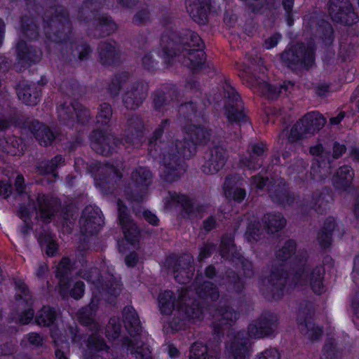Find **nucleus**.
Returning a JSON list of instances; mask_svg holds the SVG:
<instances>
[{"instance_id": "nucleus-1", "label": "nucleus", "mask_w": 359, "mask_h": 359, "mask_svg": "<svg viewBox=\"0 0 359 359\" xmlns=\"http://www.w3.org/2000/svg\"><path fill=\"white\" fill-rule=\"evenodd\" d=\"M165 30L161 34V57L165 67L173 65L176 57L182 54L183 64L193 74L198 73L205 68V45L199 34L189 29L175 31L168 27L172 23V18L168 14H163L160 20Z\"/></svg>"}, {"instance_id": "nucleus-2", "label": "nucleus", "mask_w": 359, "mask_h": 359, "mask_svg": "<svg viewBox=\"0 0 359 359\" xmlns=\"http://www.w3.org/2000/svg\"><path fill=\"white\" fill-rule=\"evenodd\" d=\"M194 293L192 290H182L176 303L172 292L165 290L159 294L158 308L161 313L166 316L173 313V318L170 323L172 330H182L201 320L203 311L198 304L191 300Z\"/></svg>"}, {"instance_id": "nucleus-3", "label": "nucleus", "mask_w": 359, "mask_h": 359, "mask_svg": "<svg viewBox=\"0 0 359 359\" xmlns=\"http://www.w3.org/2000/svg\"><path fill=\"white\" fill-rule=\"evenodd\" d=\"M43 28L46 39L58 44L67 43L72 34V24L67 9L60 4H53L42 15Z\"/></svg>"}, {"instance_id": "nucleus-4", "label": "nucleus", "mask_w": 359, "mask_h": 359, "mask_svg": "<svg viewBox=\"0 0 359 359\" xmlns=\"http://www.w3.org/2000/svg\"><path fill=\"white\" fill-rule=\"evenodd\" d=\"M316 51L317 46L313 39L297 41L288 43L279 58L283 66L293 72L309 71L316 65Z\"/></svg>"}, {"instance_id": "nucleus-5", "label": "nucleus", "mask_w": 359, "mask_h": 359, "mask_svg": "<svg viewBox=\"0 0 359 359\" xmlns=\"http://www.w3.org/2000/svg\"><path fill=\"white\" fill-rule=\"evenodd\" d=\"M224 115L229 124L242 127L250 123L248 110L235 87L231 84L229 79H224L223 86Z\"/></svg>"}, {"instance_id": "nucleus-6", "label": "nucleus", "mask_w": 359, "mask_h": 359, "mask_svg": "<svg viewBox=\"0 0 359 359\" xmlns=\"http://www.w3.org/2000/svg\"><path fill=\"white\" fill-rule=\"evenodd\" d=\"M184 133L187 137L175 141L176 154L168 157H194L197 145L208 143L211 136V130L203 125H187Z\"/></svg>"}, {"instance_id": "nucleus-7", "label": "nucleus", "mask_w": 359, "mask_h": 359, "mask_svg": "<svg viewBox=\"0 0 359 359\" xmlns=\"http://www.w3.org/2000/svg\"><path fill=\"white\" fill-rule=\"evenodd\" d=\"M326 123V119L318 111L306 113L292 126L288 140L296 143L299 140L318 133Z\"/></svg>"}, {"instance_id": "nucleus-8", "label": "nucleus", "mask_w": 359, "mask_h": 359, "mask_svg": "<svg viewBox=\"0 0 359 359\" xmlns=\"http://www.w3.org/2000/svg\"><path fill=\"white\" fill-rule=\"evenodd\" d=\"M60 122L66 126L74 127L75 124L86 126L90 121V111L77 101L72 102L69 105L66 103L57 108Z\"/></svg>"}, {"instance_id": "nucleus-9", "label": "nucleus", "mask_w": 359, "mask_h": 359, "mask_svg": "<svg viewBox=\"0 0 359 359\" xmlns=\"http://www.w3.org/2000/svg\"><path fill=\"white\" fill-rule=\"evenodd\" d=\"M305 29L325 46H330L334 41V32L332 25L326 20L311 15L305 21Z\"/></svg>"}, {"instance_id": "nucleus-10", "label": "nucleus", "mask_w": 359, "mask_h": 359, "mask_svg": "<svg viewBox=\"0 0 359 359\" xmlns=\"http://www.w3.org/2000/svg\"><path fill=\"white\" fill-rule=\"evenodd\" d=\"M328 11L333 21L346 26L353 25L359 20L348 0H329Z\"/></svg>"}, {"instance_id": "nucleus-11", "label": "nucleus", "mask_w": 359, "mask_h": 359, "mask_svg": "<svg viewBox=\"0 0 359 359\" xmlns=\"http://www.w3.org/2000/svg\"><path fill=\"white\" fill-rule=\"evenodd\" d=\"M323 273L324 270L321 267L314 269L312 271L301 267L292 276V281L294 286L309 285L315 293L321 294L324 291Z\"/></svg>"}, {"instance_id": "nucleus-12", "label": "nucleus", "mask_w": 359, "mask_h": 359, "mask_svg": "<svg viewBox=\"0 0 359 359\" xmlns=\"http://www.w3.org/2000/svg\"><path fill=\"white\" fill-rule=\"evenodd\" d=\"M23 129H27L42 147H48L55 140L59 133L37 119L25 116Z\"/></svg>"}, {"instance_id": "nucleus-13", "label": "nucleus", "mask_w": 359, "mask_h": 359, "mask_svg": "<svg viewBox=\"0 0 359 359\" xmlns=\"http://www.w3.org/2000/svg\"><path fill=\"white\" fill-rule=\"evenodd\" d=\"M69 258H63L57 266V276L60 278V292L63 296H71L74 299L81 298L84 292V284L81 281L71 280L66 282L65 275L69 270Z\"/></svg>"}, {"instance_id": "nucleus-14", "label": "nucleus", "mask_w": 359, "mask_h": 359, "mask_svg": "<svg viewBox=\"0 0 359 359\" xmlns=\"http://www.w3.org/2000/svg\"><path fill=\"white\" fill-rule=\"evenodd\" d=\"M89 140L92 149L102 157L112 155L116 147L113 137L104 129H93L89 135Z\"/></svg>"}, {"instance_id": "nucleus-15", "label": "nucleus", "mask_w": 359, "mask_h": 359, "mask_svg": "<svg viewBox=\"0 0 359 359\" xmlns=\"http://www.w3.org/2000/svg\"><path fill=\"white\" fill-rule=\"evenodd\" d=\"M37 207L36 205H29V208L21 207L20 209V216L25 222L26 219L31 215H36V217H39L46 220L49 219L53 215L54 208L53 201H50L46 196L39 195L37 198Z\"/></svg>"}, {"instance_id": "nucleus-16", "label": "nucleus", "mask_w": 359, "mask_h": 359, "mask_svg": "<svg viewBox=\"0 0 359 359\" xmlns=\"http://www.w3.org/2000/svg\"><path fill=\"white\" fill-rule=\"evenodd\" d=\"M16 60L23 68H28L32 65L38 63L42 53L36 47L29 45L23 40L19 41L15 47Z\"/></svg>"}, {"instance_id": "nucleus-17", "label": "nucleus", "mask_w": 359, "mask_h": 359, "mask_svg": "<svg viewBox=\"0 0 359 359\" xmlns=\"http://www.w3.org/2000/svg\"><path fill=\"white\" fill-rule=\"evenodd\" d=\"M180 97V91L175 84L165 83L161 89L153 93V106L156 111H161L163 108L169 105Z\"/></svg>"}, {"instance_id": "nucleus-18", "label": "nucleus", "mask_w": 359, "mask_h": 359, "mask_svg": "<svg viewBox=\"0 0 359 359\" xmlns=\"http://www.w3.org/2000/svg\"><path fill=\"white\" fill-rule=\"evenodd\" d=\"M97 50L100 62L103 66L116 67L121 64V53L115 41L114 43L107 41H100Z\"/></svg>"}, {"instance_id": "nucleus-19", "label": "nucleus", "mask_w": 359, "mask_h": 359, "mask_svg": "<svg viewBox=\"0 0 359 359\" xmlns=\"http://www.w3.org/2000/svg\"><path fill=\"white\" fill-rule=\"evenodd\" d=\"M187 12L199 25H205L211 11L212 0H185Z\"/></svg>"}, {"instance_id": "nucleus-20", "label": "nucleus", "mask_w": 359, "mask_h": 359, "mask_svg": "<svg viewBox=\"0 0 359 359\" xmlns=\"http://www.w3.org/2000/svg\"><path fill=\"white\" fill-rule=\"evenodd\" d=\"M147 97L143 84L141 81H135L130 89L127 90L122 95V101L124 107L128 110H136L144 102Z\"/></svg>"}, {"instance_id": "nucleus-21", "label": "nucleus", "mask_w": 359, "mask_h": 359, "mask_svg": "<svg viewBox=\"0 0 359 359\" xmlns=\"http://www.w3.org/2000/svg\"><path fill=\"white\" fill-rule=\"evenodd\" d=\"M95 31L98 32V37L109 36L116 32L118 25L113 18L107 13H99L92 22Z\"/></svg>"}, {"instance_id": "nucleus-22", "label": "nucleus", "mask_w": 359, "mask_h": 359, "mask_svg": "<svg viewBox=\"0 0 359 359\" xmlns=\"http://www.w3.org/2000/svg\"><path fill=\"white\" fill-rule=\"evenodd\" d=\"M79 222L84 232L93 233L98 230V227L102 225L103 220L100 210L89 206L83 210Z\"/></svg>"}, {"instance_id": "nucleus-23", "label": "nucleus", "mask_w": 359, "mask_h": 359, "mask_svg": "<svg viewBox=\"0 0 359 359\" xmlns=\"http://www.w3.org/2000/svg\"><path fill=\"white\" fill-rule=\"evenodd\" d=\"M144 123L142 118L137 115L131 116L127 120L125 135L126 142L131 144L140 142L144 136Z\"/></svg>"}, {"instance_id": "nucleus-24", "label": "nucleus", "mask_w": 359, "mask_h": 359, "mask_svg": "<svg viewBox=\"0 0 359 359\" xmlns=\"http://www.w3.org/2000/svg\"><path fill=\"white\" fill-rule=\"evenodd\" d=\"M118 218L120 224L123 227V233L126 241L134 244L137 241L139 232L135 225L130 221L125 205L121 201L118 202Z\"/></svg>"}, {"instance_id": "nucleus-25", "label": "nucleus", "mask_w": 359, "mask_h": 359, "mask_svg": "<svg viewBox=\"0 0 359 359\" xmlns=\"http://www.w3.org/2000/svg\"><path fill=\"white\" fill-rule=\"evenodd\" d=\"M87 358H93V359H109L110 353L108 351L107 346L101 341L97 334H93L88 341L87 350L86 352Z\"/></svg>"}, {"instance_id": "nucleus-26", "label": "nucleus", "mask_w": 359, "mask_h": 359, "mask_svg": "<svg viewBox=\"0 0 359 359\" xmlns=\"http://www.w3.org/2000/svg\"><path fill=\"white\" fill-rule=\"evenodd\" d=\"M18 99L28 106H36L39 103L42 96V90L36 86L25 85L17 88Z\"/></svg>"}, {"instance_id": "nucleus-27", "label": "nucleus", "mask_w": 359, "mask_h": 359, "mask_svg": "<svg viewBox=\"0 0 359 359\" xmlns=\"http://www.w3.org/2000/svg\"><path fill=\"white\" fill-rule=\"evenodd\" d=\"M70 55L75 61L86 62L90 60L93 53V48L86 41L69 43Z\"/></svg>"}, {"instance_id": "nucleus-28", "label": "nucleus", "mask_w": 359, "mask_h": 359, "mask_svg": "<svg viewBox=\"0 0 359 359\" xmlns=\"http://www.w3.org/2000/svg\"><path fill=\"white\" fill-rule=\"evenodd\" d=\"M277 326L276 320H266L251 324L248 327V332L250 337H263L273 334L276 330Z\"/></svg>"}, {"instance_id": "nucleus-29", "label": "nucleus", "mask_w": 359, "mask_h": 359, "mask_svg": "<svg viewBox=\"0 0 359 359\" xmlns=\"http://www.w3.org/2000/svg\"><path fill=\"white\" fill-rule=\"evenodd\" d=\"M99 0H83L82 5L79 8L77 18L79 21L85 23L93 22V20L100 13V8L93 6L98 3Z\"/></svg>"}, {"instance_id": "nucleus-30", "label": "nucleus", "mask_w": 359, "mask_h": 359, "mask_svg": "<svg viewBox=\"0 0 359 359\" xmlns=\"http://www.w3.org/2000/svg\"><path fill=\"white\" fill-rule=\"evenodd\" d=\"M25 121V116L20 114L16 108H13L7 118L0 117V132H6L12 126L23 129Z\"/></svg>"}, {"instance_id": "nucleus-31", "label": "nucleus", "mask_w": 359, "mask_h": 359, "mask_svg": "<svg viewBox=\"0 0 359 359\" xmlns=\"http://www.w3.org/2000/svg\"><path fill=\"white\" fill-rule=\"evenodd\" d=\"M130 74L127 71H122L114 74L111 82L108 85L107 90L113 96L116 97L119 95L123 86L130 79Z\"/></svg>"}, {"instance_id": "nucleus-32", "label": "nucleus", "mask_w": 359, "mask_h": 359, "mask_svg": "<svg viewBox=\"0 0 359 359\" xmlns=\"http://www.w3.org/2000/svg\"><path fill=\"white\" fill-rule=\"evenodd\" d=\"M23 35L29 41H37L39 37V27L27 16H22L20 20Z\"/></svg>"}, {"instance_id": "nucleus-33", "label": "nucleus", "mask_w": 359, "mask_h": 359, "mask_svg": "<svg viewBox=\"0 0 359 359\" xmlns=\"http://www.w3.org/2000/svg\"><path fill=\"white\" fill-rule=\"evenodd\" d=\"M60 89L68 96L80 97L83 93L82 87L74 78L64 79L60 86Z\"/></svg>"}, {"instance_id": "nucleus-34", "label": "nucleus", "mask_w": 359, "mask_h": 359, "mask_svg": "<svg viewBox=\"0 0 359 359\" xmlns=\"http://www.w3.org/2000/svg\"><path fill=\"white\" fill-rule=\"evenodd\" d=\"M335 226L336 223L333 218H328L326 220L323 230L318 236V242L322 247L326 248L330 245Z\"/></svg>"}, {"instance_id": "nucleus-35", "label": "nucleus", "mask_w": 359, "mask_h": 359, "mask_svg": "<svg viewBox=\"0 0 359 359\" xmlns=\"http://www.w3.org/2000/svg\"><path fill=\"white\" fill-rule=\"evenodd\" d=\"M235 177H228L226 179L224 184V194L228 198L241 202L245 196V191L241 188H233V182Z\"/></svg>"}, {"instance_id": "nucleus-36", "label": "nucleus", "mask_w": 359, "mask_h": 359, "mask_svg": "<svg viewBox=\"0 0 359 359\" xmlns=\"http://www.w3.org/2000/svg\"><path fill=\"white\" fill-rule=\"evenodd\" d=\"M353 178V172L348 166L341 167L334 177L333 183L337 187H344L350 184Z\"/></svg>"}, {"instance_id": "nucleus-37", "label": "nucleus", "mask_w": 359, "mask_h": 359, "mask_svg": "<svg viewBox=\"0 0 359 359\" xmlns=\"http://www.w3.org/2000/svg\"><path fill=\"white\" fill-rule=\"evenodd\" d=\"M269 150V145L264 140L251 142L249 143L247 149L250 157H266Z\"/></svg>"}, {"instance_id": "nucleus-38", "label": "nucleus", "mask_w": 359, "mask_h": 359, "mask_svg": "<svg viewBox=\"0 0 359 359\" xmlns=\"http://www.w3.org/2000/svg\"><path fill=\"white\" fill-rule=\"evenodd\" d=\"M247 344L245 339L241 338L239 335L236 337L235 341L230 348L235 359H245L249 353Z\"/></svg>"}, {"instance_id": "nucleus-39", "label": "nucleus", "mask_w": 359, "mask_h": 359, "mask_svg": "<svg viewBox=\"0 0 359 359\" xmlns=\"http://www.w3.org/2000/svg\"><path fill=\"white\" fill-rule=\"evenodd\" d=\"M264 224L268 232L274 233L285 226V219L280 214L268 215L264 217Z\"/></svg>"}, {"instance_id": "nucleus-40", "label": "nucleus", "mask_w": 359, "mask_h": 359, "mask_svg": "<svg viewBox=\"0 0 359 359\" xmlns=\"http://www.w3.org/2000/svg\"><path fill=\"white\" fill-rule=\"evenodd\" d=\"M123 316L126 326L129 330V332H132L133 331L130 329L133 328L135 332H137L140 327V322L134 309L133 307L125 308Z\"/></svg>"}, {"instance_id": "nucleus-41", "label": "nucleus", "mask_w": 359, "mask_h": 359, "mask_svg": "<svg viewBox=\"0 0 359 359\" xmlns=\"http://www.w3.org/2000/svg\"><path fill=\"white\" fill-rule=\"evenodd\" d=\"M112 116L111 106L107 102L102 103L98 109V113L96 116V122L97 124L105 126H108Z\"/></svg>"}, {"instance_id": "nucleus-42", "label": "nucleus", "mask_w": 359, "mask_h": 359, "mask_svg": "<svg viewBox=\"0 0 359 359\" xmlns=\"http://www.w3.org/2000/svg\"><path fill=\"white\" fill-rule=\"evenodd\" d=\"M55 312L50 307H43L36 315V322L39 325L50 326L55 319Z\"/></svg>"}, {"instance_id": "nucleus-43", "label": "nucleus", "mask_w": 359, "mask_h": 359, "mask_svg": "<svg viewBox=\"0 0 359 359\" xmlns=\"http://www.w3.org/2000/svg\"><path fill=\"white\" fill-rule=\"evenodd\" d=\"M51 336L53 339L55 345L56 346L55 348V356L57 359H68L66 356V354L62 349H65L68 348V344L67 340H65L62 334L57 333V332L54 331L52 332Z\"/></svg>"}, {"instance_id": "nucleus-44", "label": "nucleus", "mask_w": 359, "mask_h": 359, "mask_svg": "<svg viewBox=\"0 0 359 359\" xmlns=\"http://www.w3.org/2000/svg\"><path fill=\"white\" fill-rule=\"evenodd\" d=\"M196 290V294L203 299L210 298L211 300H215L218 297L217 290L209 281L204 282L201 287H198Z\"/></svg>"}, {"instance_id": "nucleus-45", "label": "nucleus", "mask_w": 359, "mask_h": 359, "mask_svg": "<svg viewBox=\"0 0 359 359\" xmlns=\"http://www.w3.org/2000/svg\"><path fill=\"white\" fill-rule=\"evenodd\" d=\"M170 125V121L168 118L163 119L158 127L154 130L152 135L149 138V146L154 147L158 142H161L162 136L166 128Z\"/></svg>"}, {"instance_id": "nucleus-46", "label": "nucleus", "mask_w": 359, "mask_h": 359, "mask_svg": "<svg viewBox=\"0 0 359 359\" xmlns=\"http://www.w3.org/2000/svg\"><path fill=\"white\" fill-rule=\"evenodd\" d=\"M224 165V158H206L202 165V171L205 174H214Z\"/></svg>"}, {"instance_id": "nucleus-47", "label": "nucleus", "mask_w": 359, "mask_h": 359, "mask_svg": "<svg viewBox=\"0 0 359 359\" xmlns=\"http://www.w3.org/2000/svg\"><path fill=\"white\" fill-rule=\"evenodd\" d=\"M207 347L201 343H195L191 348L190 359H217L215 355L207 354Z\"/></svg>"}, {"instance_id": "nucleus-48", "label": "nucleus", "mask_w": 359, "mask_h": 359, "mask_svg": "<svg viewBox=\"0 0 359 359\" xmlns=\"http://www.w3.org/2000/svg\"><path fill=\"white\" fill-rule=\"evenodd\" d=\"M197 111L198 104L194 101L184 102L179 108V114L187 121H191L196 116Z\"/></svg>"}, {"instance_id": "nucleus-49", "label": "nucleus", "mask_w": 359, "mask_h": 359, "mask_svg": "<svg viewBox=\"0 0 359 359\" xmlns=\"http://www.w3.org/2000/svg\"><path fill=\"white\" fill-rule=\"evenodd\" d=\"M143 69L151 74L158 69V61H157L151 52L146 53L142 59Z\"/></svg>"}, {"instance_id": "nucleus-50", "label": "nucleus", "mask_w": 359, "mask_h": 359, "mask_svg": "<svg viewBox=\"0 0 359 359\" xmlns=\"http://www.w3.org/2000/svg\"><path fill=\"white\" fill-rule=\"evenodd\" d=\"M236 317L237 313L228 309H222L214 316V318L219 321L220 325L230 323L236 319Z\"/></svg>"}, {"instance_id": "nucleus-51", "label": "nucleus", "mask_w": 359, "mask_h": 359, "mask_svg": "<svg viewBox=\"0 0 359 359\" xmlns=\"http://www.w3.org/2000/svg\"><path fill=\"white\" fill-rule=\"evenodd\" d=\"M152 177L151 172L144 168H140L133 174V178L140 184L148 185Z\"/></svg>"}, {"instance_id": "nucleus-52", "label": "nucleus", "mask_w": 359, "mask_h": 359, "mask_svg": "<svg viewBox=\"0 0 359 359\" xmlns=\"http://www.w3.org/2000/svg\"><path fill=\"white\" fill-rule=\"evenodd\" d=\"M128 351L133 356V359H151V352L147 347L137 346L135 348L133 344L130 345Z\"/></svg>"}, {"instance_id": "nucleus-53", "label": "nucleus", "mask_w": 359, "mask_h": 359, "mask_svg": "<svg viewBox=\"0 0 359 359\" xmlns=\"http://www.w3.org/2000/svg\"><path fill=\"white\" fill-rule=\"evenodd\" d=\"M83 142V137L80 134H76L69 140H67L63 144V149L65 151L71 154L74 152Z\"/></svg>"}, {"instance_id": "nucleus-54", "label": "nucleus", "mask_w": 359, "mask_h": 359, "mask_svg": "<svg viewBox=\"0 0 359 359\" xmlns=\"http://www.w3.org/2000/svg\"><path fill=\"white\" fill-rule=\"evenodd\" d=\"M295 249V243L293 241H287L282 249L278 252L277 257L280 260L290 259Z\"/></svg>"}, {"instance_id": "nucleus-55", "label": "nucleus", "mask_w": 359, "mask_h": 359, "mask_svg": "<svg viewBox=\"0 0 359 359\" xmlns=\"http://www.w3.org/2000/svg\"><path fill=\"white\" fill-rule=\"evenodd\" d=\"M150 20V12L147 8L138 10L133 18V22L137 25H144Z\"/></svg>"}, {"instance_id": "nucleus-56", "label": "nucleus", "mask_w": 359, "mask_h": 359, "mask_svg": "<svg viewBox=\"0 0 359 359\" xmlns=\"http://www.w3.org/2000/svg\"><path fill=\"white\" fill-rule=\"evenodd\" d=\"M281 39V34L279 32H275L264 41L263 48L266 50H271L276 47Z\"/></svg>"}, {"instance_id": "nucleus-57", "label": "nucleus", "mask_w": 359, "mask_h": 359, "mask_svg": "<svg viewBox=\"0 0 359 359\" xmlns=\"http://www.w3.org/2000/svg\"><path fill=\"white\" fill-rule=\"evenodd\" d=\"M330 83L319 82L314 86L315 94L320 97H327L328 93L330 92L331 88Z\"/></svg>"}, {"instance_id": "nucleus-58", "label": "nucleus", "mask_w": 359, "mask_h": 359, "mask_svg": "<svg viewBox=\"0 0 359 359\" xmlns=\"http://www.w3.org/2000/svg\"><path fill=\"white\" fill-rule=\"evenodd\" d=\"M39 242L41 245L46 246V252L48 256H53L55 255L57 250V245L51 238H48L43 241L42 237H40Z\"/></svg>"}, {"instance_id": "nucleus-59", "label": "nucleus", "mask_w": 359, "mask_h": 359, "mask_svg": "<svg viewBox=\"0 0 359 359\" xmlns=\"http://www.w3.org/2000/svg\"><path fill=\"white\" fill-rule=\"evenodd\" d=\"M309 151L313 157H323V154H329L330 153V149L324 147L320 141H318L315 145L311 146Z\"/></svg>"}, {"instance_id": "nucleus-60", "label": "nucleus", "mask_w": 359, "mask_h": 359, "mask_svg": "<svg viewBox=\"0 0 359 359\" xmlns=\"http://www.w3.org/2000/svg\"><path fill=\"white\" fill-rule=\"evenodd\" d=\"M120 330V324H116L115 323L114 320H111L107 327L106 335L108 338L115 339L118 336Z\"/></svg>"}, {"instance_id": "nucleus-61", "label": "nucleus", "mask_w": 359, "mask_h": 359, "mask_svg": "<svg viewBox=\"0 0 359 359\" xmlns=\"http://www.w3.org/2000/svg\"><path fill=\"white\" fill-rule=\"evenodd\" d=\"M234 251L235 247L231 238H229L227 242L224 239L222 241L221 254L223 257L229 258V253H233Z\"/></svg>"}, {"instance_id": "nucleus-62", "label": "nucleus", "mask_w": 359, "mask_h": 359, "mask_svg": "<svg viewBox=\"0 0 359 359\" xmlns=\"http://www.w3.org/2000/svg\"><path fill=\"white\" fill-rule=\"evenodd\" d=\"M90 308L82 309L79 313V320L82 324L90 325L93 323V313L89 311Z\"/></svg>"}, {"instance_id": "nucleus-63", "label": "nucleus", "mask_w": 359, "mask_h": 359, "mask_svg": "<svg viewBox=\"0 0 359 359\" xmlns=\"http://www.w3.org/2000/svg\"><path fill=\"white\" fill-rule=\"evenodd\" d=\"M191 270L189 269H182L175 271V278L177 281L181 283H184L187 279L189 278V273Z\"/></svg>"}, {"instance_id": "nucleus-64", "label": "nucleus", "mask_w": 359, "mask_h": 359, "mask_svg": "<svg viewBox=\"0 0 359 359\" xmlns=\"http://www.w3.org/2000/svg\"><path fill=\"white\" fill-rule=\"evenodd\" d=\"M346 151V147L344 144H340L335 141L332 146V156L331 157H341Z\"/></svg>"}]
</instances>
